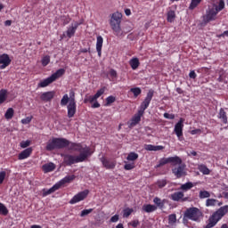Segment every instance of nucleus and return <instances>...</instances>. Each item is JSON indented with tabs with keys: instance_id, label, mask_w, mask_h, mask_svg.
Masks as SVG:
<instances>
[{
	"instance_id": "obj_1",
	"label": "nucleus",
	"mask_w": 228,
	"mask_h": 228,
	"mask_svg": "<svg viewBox=\"0 0 228 228\" xmlns=\"http://www.w3.org/2000/svg\"><path fill=\"white\" fill-rule=\"evenodd\" d=\"M68 151L79 152V154L77 156L67 153L61 154V156L63 158V163L66 167H72V165H76V163H83V161H86V159L94 154L90 147L81 142L71 143Z\"/></svg>"
},
{
	"instance_id": "obj_2",
	"label": "nucleus",
	"mask_w": 228,
	"mask_h": 228,
	"mask_svg": "<svg viewBox=\"0 0 228 228\" xmlns=\"http://www.w3.org/2000/svg\"><path fill=\"white\" fill-rule=\"evenodd\" d=\"M72 142L65 138H53L51 141H48L46 144V151H54L56 149H65L68 147V149H70V145H72Z\"/></svg>"
},
{
	"instance_id": "obj_3",
	"label": "nucleus",
	"mask_w": 228,
	"mask_h": 228,
	"mask_svg": "<svg viewBox=\"0 0 228 228\" xmlns=\"http://www.w3.org/2000/svg\"><path fill=\"white\" fill-rule=\"evenodd\" d=\"M76 179V175H67L64 178H62L61 181L56 183L52 188L50 189H43L42 190V195L43 197H47V195H51V193H54V191H57V190H60L61 186L64 184H67L69 183H72Z\"/></svg>"
},
{
	"instance_id": "obj_4",
	"label": "nucleus",
	"mask_w": 228,
	"mask_h": 228,
	"mask_svg": "<svg viewBox=\"0 0 228 228\" xmlns=\"http://www.w3.org/2000/svg\"><path fill=\"white\" fill-rule=\"evenodd\" d=\"M202 218V211L200 209L191 207L185 210L183 214V222L185 220H191L192 222H200Z\"/></svg>"
},
{
	"instance_id": "obj_5",
	"label": "nucleus",
	"mask_w": 228,
	"mask_h": 228,
	"mask_svg": "<svg viewBox=\"0 0 228 228\" xmlns=\"http://www.w3.org/2000/svg\"><path fill=\"white\" fill-rule=\"evenodd\" d=\"M63 74H65V69H60L56 71V73L52 74L50 77H48L47 78L41 81L38 84V86L40 88H45V86H49V85H51V83H54V81H56V79L61 77V76H63Z\"/></svg>"
},
{
	"instance_id": "obj_6",
	"label": "nucleus",
	"mask_w": 228,
	"mask_h": 228,
	"mask_svg": "<svg viewBox=\"0 0 228 228\" xmlns=\"http://www.w3.org/2000/svg\"><path fill=\"white\" fill-rule=\"evenodd\" d=\"M153 97H154V90L151 89L147 93L146 97L143 100V102L141 103L138 111L142 113V115H143V113H145V110H147V108H149V106L151 104V101H152Z\"/></svg>"
},
{
	"instance_id": "obj_7",
	"label": "nucleus",
	"mask_w": 228,
	"mask_h": 228,
	"mask_svg": "<svg viewBox=\"0 0 228 228\" xmlns=\"http://www.w3.org/2000/svg\"><path fill=\"white\" fill-rule=\"evenodd\" d=\"M184 120L180 118V120L175 125L174 133L176 134L179 142H184V136L183 135V129L184 127Z\"/></svg>"
},
{
	"instance_id": "obj_8",
	"label": "nucleus",
	"mask_w": 228,
	"mask_h": 228,
	"mask_svg": "<svg viewBox=\"0 0 228 228\" xmlns=\"http://www.w3.org/2000/svg\"><path fill=\"white\" fill-rule=\"evenodd\" d=\"M172 174H174L176 179H181L186 175V165L180 164L177 167L172 168Z\"/></svg>"
},
{
	"instance_id": "obj_9",
	"label": "nucleus",
	"mask_w": 228,
	"mask_h": 228,
	"mask_svg": "<svg viewBox=\"0 0 228 228\" xmlns=\"http://www.w3.org/2000/svg\"><path fill=\"white\" fill-rule=\"evenodd\" d=\"M89 193H90V191L88 190H85L83 191L78 192L69 200V204H77V202H81V200H85L86 197H88Z\"/></svg>"
},
{
	"instance_id": "obj_10",
	"label": "nucleus",
	"mask_w": 228,
	"mask_h": 228,
	"mask_svg": "<svg viewBox=\"0 0 228 228\" xmlns=\"http://www.w3.org/2000/svg\"><path fill=\"white\" fill-rule=\"evenodd\" d=\"M69 102H76V93L74 91L69 92V94H64L61 100V106H67Z\"/></svg>"
},
{
	"instance_id": "obj_11",
	"label": "nucleus",
	"mask_w": 228,
	"mask_h": 228,
	"mask_svg": "<svg viewBox=\"0 0 228 228\" xmlns=\"http://www.w3.org/2000/svg\"><path fill=\"white\" fill-rule=\"evenodd\" d=\"M216 15H218V12L216 11V9L213 6L208 7L206 12L205 20H207V22H211V20H216Z\"/></svg>"
},
{
	"instance_id": "obj_12",
	"label": "nucleus",
	"mask_w": 228,
	"mask_h": 228,
	"mask_svg": "<svg viewBox=\"0 0 228 228\" xmlns=\"http://www.w3.org/2000/svg\"><path fill=\"white\" fill-rule=\"evenodd\" d=\"M79 26H81V23L75 21L72 22L69 27H68V29L66 31L68 38H72V37L76 35V31L77 30V28H79Z\"/></svg>"
},
{
	"instance_id": "obj_13",
	"label": "nucleus",
	"mask_w": 228,
	"mask_h": 228,
	"mask_svg": "<svg viewBox=\"0 0 228 228\" xmlns=\"http://www.w3.org/2000/svg\"><path fill=\"white\" fill-rule=\"evenodd\" d=\"M12 63V60L10 59V55L6 53H3L0 55V69L1 70H4V69H6Z\"/></svg>"
},
{
	"instance_id": "obj_14",
	"label": "nucleus",
	"mask_w": 228,
	"mask_h": 228,
	"mask_svg": "<svg viewBox=\"0 0 228 228\" xmlns=\"http://www.w3.org/2000/svg\"><path fill=\"white\" fill-rule=\"evenodd\" d=\"M67 110L68 118H72L76 115V111H77V105L74 102H68Z\"/></svg>"
},
{
	"instance_id": "obj_15",
	"label": "nucleus",
	"mask_w": 228,
	"mask_h": 228,
	"mask_svg": "<svg viewBox=\"0 0 228 228\" xmlns=\"http://www.w3.org/2000/svg\"><path fill=\"white\" fill-rule=\"evenodd\" d=\"M170 199L174 200L175 202H179L182 200L183 202H185L187 200L186 198H184V192L183 191H176L170 195Z\"/></svg>"
},
{
	"instance_id": "obj_16",
	"label": "nucleus",
	"mask_w": 228,
	"mask_h": 228,
	"mask_svg": "<svg viewBox=\"0 0 228 228\" xmlns=\"http://www.w3.org/2000/svg\"><path fill=\"white\" fill-rule=\"evenodd\" d=\"M100 161L102 163L103 167L107 168V170H113L117 165L115 162L110 161L104 157L100 158Z\"/></svg>"
},
{
	"instance_id": "obj_17",
	"label": "nucleus",
	"mask_w": 228,
	"mask_h": 228,
	"mask_svg": "<svg viewBox=\"0 0 228 228\" xmlns=\"http://www.w3.org/2000/svg\"><path fill=\"white\" fill-rule=\"evenodd\" d=\"M112 22H113V24L120 25V23L122 22V13H120L118 12L112 13L111 19L110 20V26H111Z\"/></svg>"
},
{
	"instance_id": "obj_18",
	"label": "nucleus",
	"mask_w": 228,
	"mask_h": 228,
	"mask_svg": "<svg viewBox=\"0 0 228 228\" xmlns=\"http://www.w3.org/2000/svg\"><path fill=\"white\" fill-rule=\"evenodd\" d=\"M110 27H111V29L114 31V35H116V37L125 36L124 31H122V28H120V25L115 24L112 21Z\"/></svg>"
},
{
	"instance_id": "obj_19",
	"label": "nucleus",
	"mask_w": 228,
	"mask_h": 228,
	"mask_svg": "<svg viewBox=\"0 0 228 228\" xmlns=\"http://www.w3.org/2000/svg\"><path fill=\"white\" fill-rule=\"evenodd\" d=\"M31 152H33V148L25 149L19 154L18 159H20V160L28 159V158H29V156H31Z\"/></svg>"
},
{
	"instance_id": "obj_20",
	"label": "nucleus",
	"mask_w": 228,
	"mask_h": 228,
	"mask_svg": "<svg viewBox=\"0 0 228 228\" xmlns=\"http://www.w3.org/2000/svg\"><path fill=\"white\" fill-rule=\"evenodd\" d=\"M53 99H54V91L45 92L41 94V100L45 102H49L53 101Z\"/></svg>"
},
{
	"instance_id": "obj_21",
	"label": "nucleus",
	"mask_w": 228,
	"mask_h": 228,
	"mask_svg": "<svg viewBox=\"0 0 228 228\" xmlns=\"http://www.w3.org/2000/svg\"><path fill=\"white\" fill-rule=\"evenodd\" d=\"M103 42H104V39L101 36H98L97 39H96V51L98 53L99 58H101V56L102 54V44H103Z\"/></svg>"
},
{
	"instance_id": "obj_22",
	"label": "nucleus",
	"mask_w": 228,
	"mask_h": 228,
	"mask_svg": "<svg viewBox=\"0 0 228 228\" xmlns=\"http://www.w3.org/2000/svg\"><path fill=\"white\" fill-rule=\"evenodd\" d=\"M167 160L168 163H170V165H172L173 167H177V165H183V159H180L179 156L168 157Z\"/></svg>"
},
{
	"instance_id": "obj_23",
	"label": "nucleus",
	"mask_w": 228,
	"mask_h": 228,
	"mask_svg": "<svg viewBox=\"0 0 228 228\" xmlns=\"http://www.w3.org/2000/svg\"><path fill=\"white\" fill-rule=\"evenodd\" d=\"M142 117H143V114L140 111H138L131 119L130 126L132 127H134L137 124H140V121L142 120Z\"/></svg>"
},
{
	"instance_id": "obj_24",
	"label": "nucleus",
	"mask_w": 228,
	"mask_h": 228,
	"mask_svg": "<svg viewBox=\"0 0 228 228\" xmlns=\"http://www.w3.org/2000/svg\"><path fill=\"white\" fill-rule=\"evenodd\" d=\"M144 149H145V151H155L156 152L158 151H163V149H165V147L162 146V145L156 146V145H152V144H146L144 146Z\"/></svg>"
},
{
	"instance_id": "obj_25",
	"label": "nucleus",
	"mask_w": 228,
	"mask_h": 228,
	"mask_svg": "<svg viewBox=\"0 0 228 228\" xmlns=\"http://www.w3.org/2000/svg\"><path fill=\"white\" fill-rule=\"evenodd\" d=\"M42 168L45 174H49V172H53L56 168V166L54 165V163L50 162L43 165Z\"/></svg>"
},
{
	"instance_id": "obj_26",
	"label": "nucleus",
	"mask_w": 228,
	"mask_h": 228,
	"mask_svg": "<svg viewBox=\"0 0 228 228\" xmlns=\"http://www.w3.org/2000/svg\"><path fill=\"white\" fill-rule=\"evenodd\" d=\"M217 118H220L221 122H223V124H227L228 120H227V112H225V110L224 109H220L219 110V113L217 115Z\"/></svg>"
},
{
	"instance_id": "obj_27",
	"label": "nucleus",
	"mask_w": 228,
	"mask_h": 228,
	"mask_svg": "<svg viewBox=\"0 0 228 228\" xmlns=\"http://www.w3.org/2000/svg\"><path fill=\"white\" fill-rule=\"evenodd\" d=\"M129 65L133 70H136L140 67V60L137 57H134L129 61Z\"/></svg>"
},
{
	"instance_id": "obj_28",
	"label": "nucleus",
	"mask_w": 228,
	"mask_h": 228,
	"mask_svg": "<svg viewBox=\"0 0 228 228\" xmlns=\"http://www.w3.org/2000/svg\"><path fill=\"white\" fill-rule=\"evenodd\" d=\"M156 209H158V207H156V205L147 204L142 206V211H145V213H154Z\"/></svg>"
},
{
	"instance_id": "obj_29",
	"label": "nucleus",
	"mask_w": 228,
	"mask_h": 228,
	"mask_svg": "<svg viewBox=\"0 0 228 228\" xmlns=\"http://www.w3.org/2000/svg\"><path fill=\"white\" fill-rule=\"evenodd\" d=\"M212 7L219 13V12H222L225 8V1L219 0L218 4H214Z\"/></svg>"
},
{
	"instance_id": "obj_30",
	"label": "nucleus",
	"mask_w": 228,
	"mask_h": 228,
	"mask_svg": "<svg viewBox=\"0 0 228 228\" xmlns=\"http://www.w3.org/2000/svg\"><path fill=\"white\" fill-rule=\"evenodd\" d=\"M222 216L218 214L216 211L209 217V220L214 222V224L216 225L220 220H222Z\"/></svg>"
},
{
	"instance_id": "obj_31",
	"label": "nucleus",
	"mask_w": 228,
	"mask_h": 228,
	"mask_svg": "<svg viewBox=\"0 0 228 228\" xmlns=\"http://www.w3.org/2000/svg\"><path fill=\"white\" fill-rule=\"evenodd\" d=\"M195 184L191 182H187L180 186V190L183 191H188V190H191Z\"/></svg>"
},
{
	"instance_id": "obj_32",
	"label": "nucleus",
	"mask_w": 228,
	"mask_h": 228,
	"mask_svg": "<svg viewBox=\"0 0 228 228\" xmlns=\"http://www.w3.org/2000/svg\"><path fill=\"white\" fill-rule=\"evenodd\" d=\"M216 212L218 213V215H220L221 217L224 218V216H225V215H227L228 213V205L221 207L216 210Z\"/></svg>"
},
{
	"instance_id": "obj_33",
	"label": "nucleus",
	"mask_w": 228,
	"mask_h": 228,
	"mask_svg": "<svg viewBox=\"0 0 228 228\" xmlns=\"http://www.w3.org/2000/svg\"><path fill=\"white\" fill-rule=\"evenodd\" d=\"M199 170L203 174V175H209V174H211V170H209L206 165H200L199 167Z\"/></svg>"
},
{
	"instance_id": "obj_34",
	"label": "nucleus",
	"mask_w": 228,
	"mask_h": 228,
	"mask_svg": "<svg viewBox=\"0 0 228 228\" xmlns=\"http://www.w3.org/2000/svg\"><path fill=\"white\" fill-rule=\"evenodd\" d=\"M138 158H139L138 153L132 151V152L128 153L126 159H127V161H136V159H138Z\"/></svg>"
},
{
	"instance_id": "obj_35",
	"label": "nucleus",
	"mask_w": 228,
	"mask_h": 228,
	"mask_svg": "<svg viewBox=\"0 0 228 228\" xmlns=\"http://www.w3.org/2000/svg\"><path fill=\"white\" fill-rule=\"evenodd\" d=\"M153 202L160 209H163V208L165 207V202L163 200H161V199H159L158 197L154 198Z\"/></svg>"
},
{
	"instance_id": "obj_36",
	"label": "nucleus",
	"mask_w": 228,
	"mask_h": 228,
	"mask_svg": "<svg viewBox=\"0 0 228 228\" xmlns=\"http://www.w3.org/2000/svg\"><path fill=\"white\" fill-rule=\"evenodd\" d=\"M8 213H9L8 208H6L4 204L0 202V215H2L3 216H8Z\"/></svg>"
},
{
	"instance_id": "obj_37",
	"label": "nucleus",
	"mask_w": 228,
	"mask_h": 228,
	"mask_svg": "<svg viewBox=\"0 0 228 228\" xmlns=\"http://www.w3.org/2000/svg\"><path fill=\"white\" fill-rule=\"evenodd\" d=\"M13 113H14L13 109L9 108V109L6 110L5 114H4V118H5L7 120H12V118H13Z\"/></svg>"
},
{
	"instance_id": "obj_38",
	"label": "nucleus",
	"mask_w": 228,
	"mask_h": 228,
	"mask_svg": "<svg viewBox=\"0 0 228 228\" xmlns=\"http://www.w3.org/2000/svg\"><path fill=\"white\" fill-rule=\"evenodd\" d=\"M200 3H202V0H191L189 5V10H195V8L199 6Z\"/></svg>"
},
{
	"instance_id": "obj_39",
	"label": "nucleus",
	"mask_w": 228,
	"mask_h": 228,
	"mask_svg": "<svg viewBox=\"0 0 228 228\" xmlns=\"http://www.w3.org/2000/svg\"><path fill=\"white\" fill-rule=\"evenodd\" d=\"M216 202H218V200L208 199L206 200V207L207 208H211V207L216 206Z\"/></svg>"
},
{
	"instance_id": "obj_40",
	"label": "nucleus",
	"mask_w": 228,
	"mask_h": 228,
	"mask_svg": "<svg viewBox=\"0 0 228 228\" xmlns=\"http://www.w3.org/2000/svg\"><path fill=\"white\" fill-rule=\"evenodd\" d=\"M200 199H209V197H211V193H209V191H200V194H199Z\"/></svg>"
},
{
	"instance_id": "obj_41",
	"label": "nucleus",
	"mask_w": 228,
	"mask_h": 228,
	"mask_svg": "<svg viewBox=\"0 0 228 228\" xmlns=\"http://www.w3.org/2000/svg\"><path fill=\"white\" fill-rule=\"evenodd\" d=\"M130 92L134 94V97H138L142 94V89L140 87H132Z\"/></svg>"
},
{
	"instance_id": "obj_42",
	"label": "nucleus",
	"mask_w": 228,
	"mask_h": 228,
	"mask_svg": "<svg viewBox=\"0 0 228 228\" xmlns=\"http://www.w3.org/2000/svg\"><path fill=\"white\" fill-rule=\"evenodd\" d=\"M156 184L159 188H165L168 184V181L167 179H160L157 181Z\"/></svg>"
},
{
	"instance_id": "obj_43",
	"label": "nucleus",
	"mask_w": 228,
	"mask_h": 228,
	"mask_svg": "<svg viewBox=\"0 0 228 228\" xmlns=\"http://www.w3.org/2000/svg\"><path fill=\"white\" fill-rule=\"evenodd\" d=\"M177 222V216L175 214H171L168 216V224L169 225H174Z\"/></svg>"
},
{
	"instance_id": "obj_44",
	"label": "nucleus",
	"mask_w": 228,
	"mask_h": 228,
	"mask_svg": "<svg viewBox=\"0 0 228 228\" xmlns=\"http://www.w3.org/2000/svg\"><path fill=\"white\" fill-rule=\"evenodd\" d=\"M175 20V12L169 11L167 12V22H174Z\"/></svg>"
},
{
	"instance_id": "obj_45",
	"label": "nucleus",
	"mask_w": 228,
	"mask_h": 228,
	"mask_svg": "<svg viewBox=\"0 0 228 228\" xmlns=\"http://www.w3.org/2000/svg\"><path fill=\"white\" fill-rule=\"evenodd\" d=\"M168 158H162L159 159V164L155 167V168H160V167H164V165H167Z\"/></svg>"
},
{
	"instance_id": "obj_46",
	"label": "nucleus",
	"mask_w": 228,
	"mask_h": 228,
	"mask_svg": "<svg viewBox=\"0 0 228 228\" xmlns=\"http://www.w3.org/2000/svg\"><path fill=\"white\" fill-rule=\"evenodd\" d=\"M41 63H42L43 67H47V64L51 63V56L46 55V56L43 57Z\"/></svg>"
},
{
	"instance_id": "obj_47",
	"label": "nucleus",
	"mask_w": 228,
	"mask_h": 228,
	"mask_svg": "<svg viewBox=\"0 0 228 228\" xmlns=\"http://www.w3.org/2000/svg\"><path fill=\"white\" fill-rule=\"evenodd\" d=\"M115 101H117V98H115L113 95L107 97L105 106H110V104H113Z\"/></svg>"
},
{
	"instance_id": "obj_48",
	"label": "nucleus",
	"mask_w": 228,
	"mask_h": 228,
	"mask_svg": "<svg viewBox=\"0 0 228 228\" xmlns=\"http://www.w3.org/2000/svg\"><path fill=\"white\" fill-rule=\"evenodd\" d=\"M133 211H134L133 208H125L123 210L124 218H128V216H131V215L133 214Z\"/></svg>"
},
{
	"instance_id": "obj_49",
	"label": "nucleus",
	"mask_w": 228,
	"mask_h": 228,
	"mask_svg": "<svg viewBox=\"0 0 228 228\" xmlns=\"http://www.w3.org/2000/svg\"><path fill=\"white\" fill-rule=\"evenodd\" d=\"M6 101V90L2 89L0 91V104H3Z\"/></svg>"
},
{
	"instance_id": "obj_50",
	"label": "nucleus",
	"mask_w": 228,
	"mask_h": 228,
	"mask_svg": "<svg viewBox=\"0 0 228 228\" xmlns=\"http://www.w3.org/2000/svg\"><path fill=\"white\" fill-rule=\"evenodd\" d=\"M124 168L125 170H133L134 168L135 165L134 162H125Z\"/></svg>"
},
{
	"instance_id": "obj_51",
	"label": "nucleus",
	"mask_w": 228,
	"mask_h": 228,
	"mask_svg": "<svg viewBox=\"0 0 228 228\" xmlns=\"http://www.w3.org/2000/svg\"><path fill=\"white\" fill-rule=\"evenodd\" d=\"M95 101H97V98H95V95H93V96H86L85 99H84V102L85 104H86V102H95Z\"/></svg>"
},
{
	"instance_id": "obj_52",
	"label": "nucleus",
	"mask_w": 228,
	"mask_h": 228,
	"mask_svg": "<svg viewBox=\"0 0 228 228\" xmlns=\"http://www.w3.org/2000/svg\"><path fill=\"white\" fill-rule=\"evenodd\" d=\"M104 92H106V87H102L100 90L96 92V94H94V97L96 99H99V97H101V95H102Z\"/></svg>"
},
{
	"instance_id": "obj_53",
	"label": "nucleus",
	"mask_w": 228,
	"mask_h": 228,
	"mask_svg": "<svg viewBox=\"0 0 228 228\" xmlns=\"http://www.w3.org/2000/svg\"><path fill=\"white\" fill-rule=\"evenodd\" d=\"M94 211V208H89V209H84L81 211L80 213V216H86L88 215H90V213H92Z\"/></svg>"
},
{
	"instance_id": "obj_54",
	"label": "nucleus",
	"mask_w": 228,
	"mask_h": 228,
	"mask_svg": "<svg viewBox=\"0 0 228 228\" xmlns=\"http://www.w3.org/2000/svg\"><path fill=\"white\" fill-rule=\"evenodd\" d=\"M21 149H26L27 147H29V145H31V141L29 140H27V141H22L20 143Z\"/></svg>"
},
{
	"instance_id": "obj_55",
	"label": "nucleus",
	"mask_w": 228,
	"mask_h": 228,
	"mask_svg": "<svg viewBox=\"0 0 228 228\" xmlns=\"http://www.w3.org/2000/svg\"><path fill=\"white\" fill-rule=\"evenodd\" d=\"M31 120H33V117H27V118L21 119V124H24V125L30 124Z\"/></svg>"
},
{
	"instance_id": "obj_56",
	"label": "nucleus",
	"mask_w": 228,
	"mask_h": 228,
	"mask_svg": "<svg viewBox=\"0 0 228 228\" xmlns=\"http://www.w3.org/2000/svg\"><path fill=\"white\" fill-rule=\"evenodd\" d=\"M5 177H6V172L1 171L0 172V184H3Z\"/></svg>"
},
{
	"instance_id": "obj_57",
	"label": "nucleus",
	"mask_w": 228,
	"mask_h": 228,
	"mask_svg": "<svg viewBox=\"0 0 228 228\" xmlns=\"http://www.w3.org/2000/svg\"><path fill=\"white\" fill-rule=\"evenodd\" d=\"M164 118H168L169 120H174L175 118V116L174 114H168V113H164Z\"/></svg>"
},
{
	"instance_id": "obj_58",
	"label": "nucleus",
	"mask_w": 228,
	"mask_h": 228,
	"mask_svg": "<svg viewBox=\"0 0 228 228\" xmlns=\"http://www.w3.org/2000/svg\"><path fill=\"white\" fill-rule=\"evenodd\" d=\"M129 225H132V227L136 228L138 225H140V221L134 220V221L129 223Z\"/></svg>"
},
{
	"instance_id": "obj_59",
	"label": "nucleus",
	"mask_w": 228,
	"mask_h": 228,
	"mask_svg": "<svg viewBox=\"0 0 228 228\" xmlns=\"http://www.w3.org/2000/svg\"><path fill=\"white\" fill-rule=\"evenodd\" d=\"M216 225V224L214 222H212V221H210V219H208V224L207 225H205L203 228H213Z\"/></svg>"
},
{
	"instance_id": "obj_60",
	"label": "nucleus",
	"mask_w": 228,
	"mask_h": 228,
	"mask_svg": "<svg viewBox=\"0 0 228 228\" xmlns=\"http://www.w3.org/2000/svg\"><path fill=\"white\" fill-rule=\"evenodd\" d=\"M189 77L191 79H196L197 78V73H195V70H191L190 73H189Z\"/></svg>"
},
{
	"instance_id": "obj_61",
	"label": "nucleus",
	"mask_w": 228,
	"mask_h": 228,
	"mask_svg": "<svg viewBox=\"0 0 228 228\" xmlns=\"http://www.w3.org/2000/svg\"><path fill=\"white\" fill-rule=\"evenodd\" d=\"M118 218H119V216H118V215H115V216H113L111 218H110V222L112 223V224H115V223H117V221L118 220Z\"/></svg>"
},
{
	"instance_id": "obj_62",
	"label": "nucleus",
	"mask_w": 228,
	"mask_h": 228,
	"mask_svg": "<svg viewBox=\"0 0 228 228\" xmlns=\"http://www.w3.org/2000/svg\"><path fill=\"white\" fill-rule=\"evenodd\" d=\"M110 77H117V70H115V69H110Z\"/></svg>"
},
{
	"instance_id": "obj_63",
	"label": "nucleus",
	"mask_w": 228,
	"mask_h": 228,
	"mask_svg": "<svg viewBox=\"0 0 228 228\" xmlns=\"http://www.w3.org/2000/svg\"><path fill=\"white\" fill-rule=\"evenodd\" d=\"M202 131L200 129H194L191 131V134H200Z\"/></svg>"
},
{
	"instance_id": "obj_64",
	"label": "nucleus",
	"mask_w": 228,
	"mask_h": 228,
	"mask_svg": "<svg viewBox=\"0 0 228 228\" xmlns=\"http://www.w3.org/2000/svg\"><path fill=\"white\" fill-rule=\"evenodd\" d=\"M187 155L190 157H191V156L195 157V156H197V151H191L190 152H187Z\"/></svg>"
}]
</instances>
